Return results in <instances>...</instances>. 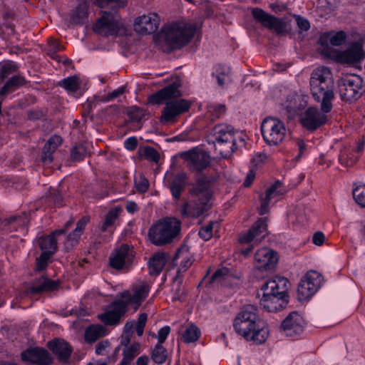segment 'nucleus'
I'll return each mask as SVG.
<instances>
[{
	"mask_svg": "<svg viewBox=\"0 0 365 365\" xmlns=\"http://www.w3.org/2000/svg\"><path fill=\"white\" fill-rule=\"evenodd\" d=\"M16 221L18 222L20 225L26 226L29 222V219L28 217L27 213L24 212V213H22L21 215H15V216L11 217L9 219V222L10 223H11L13 222H16Z\"/></svg>",
	"mask_w": 365,
	"mask_h": 365,
	"instance_id": "nucleus-62",
	"label": "nucleus"
},
{
	"mask_svg": "<svg viewBox=\"0 0 365 365\" xmlns=\"http://www.w3.org/2000/svg\"><path fill=\"white\" fill-rule=\"evenodd\" d=\"M166 349L162 344H157L151 353V358L156 364H163L167 359Z\"/></svg>",
	"mask_w": 365,
	"mask_h": 365,
	"instance_id": "nucleus-39",
	"label": "nucleus"
},
{
	"mask_svg": "<svg viewBox=\"0 0 365 365\" xmlns=\"http://www.w3.org/2000/svg\"><path fill=\"white\" fill-rule=\"evenodd\" d=\"M147 319H148V315L145 313H143L139 315V317L138 319V322H137L136 326H135V330H136L137 334L139 336H141L143 334L144 327L146 324Z\"/></svg>",
	"mask_w": 365,
	"mask_h": 365,
	"instance_id": "nucleus-57",
	"label": "nucleus"
},
{
	"mask_svg": "<svg viewBox=\"0 0 365 365\" xmlns=\"http://www.w3.org/2000/svg\"><path fill=\"white\" fill-rule=\"evenodd\" d=\"M200 336L199 329L194 325L187 327L182 334V339L185 343H191L197 341Z\"/></svg>",
	"mask_w": 365,
	"mask_h": 365,
	"instance_id": "nucleus-42",
	"label": "nucleus"
},
{
	"mask_svg": "<svg viewBox=\"0 0 365 365\" xmlns=\"http://www.w3.org/2000/svg\"><path fill=\"white\" fill-rule=\"evenodd\" d=\"M128 307L125 301L120 297L108 306L107 311L100 316V319L106 325H116L126 314Z\"/></svg>",
	"mask_w": 365,
	"mask_h": 365,
	"instance_id": "nucleus-15",
	"label": "nucleus"
},
{
	"mask_svg": "<svg viewBox=\"0 0 365 365\" xmlns=\"http://www.w3.org/2000/svg\"><path fill=\"white\" fill-rule=\"evenodd\" d=\"M160 16L155 13H150L138 17L134 23V30L142 35L155 33L160 25Z\"/></svg>",
	"mask_w": 365,
	"mask_h": 365,
	"instance_id": "nucleus-19",
	"label": "nucleus"
},
{
	"mask_svg": "<svg viewBox=\"0 0 365 365\" xmlns=\"http://www.w3.org/2000/svg\"><path fill=\"white\" fill-rule=\"evenodd\" d=\"M233 326L239 335L247 341H253L257 344L264 343L269 335L268 328L259 318L256 309L252 305L247 306L237 314Z\"/></svg>",
	"mask_w": 365,
	"mask_h": 365,
	"instance_id": "nucleus-1",
	"label": "nucleus"
},
{
	"mask_svg": "<svg viewBox=\"0 0 365 365\" xmlns=\"http://www.w3.org/2000/svg\"><path fill=\"white\" fill-rule=\"evenodd\" d=\"M192 260L190 258H189L188 257L184 258L177 270V274L175 277V280H177L180 277V274L182 272H185L192 265Z\"/></svg>",
	"mask_w": 365,
	"mask_h": 365,
	"instance_id": "nucleus-60",
	"label": "nucleus"
},
{
	"mask_svg": "<svg viewBox=\"0 0 365 365\" xmlns=\"http://www.w3.org/2000/svg\"><path fill=\"white\" fill-rule=\"evenodd\" d=\"M284 192L285 189L283 187L282 182L277 181L266 190L265 196L270 200H274Z\"/></svg>",
	"mask_w": 365,
	"mask_h": 365,
	"instance_id": "nucleus-40",
	"label": "nucleus"
},
{
	"mask_svg": "<svg viewBox=\"0 0 365 365\" xmlns=\"http://www.w3.org/2000/svg\"><path fill=\"white\" fill-rule=\"evenodd\" d=\"M346 38V34L343 31L322 33L318 40V43L323 47L322 53L328 56L330 51L329 46H339L345 42Z\"/></svg>",
	"mask_w": 365,
	"mask_h": 365,
	"instance_id": "nucleus-22",
	"label": "nucleus"
},
{
	"mask_svg": "<svg viewBox=\"0 0 365 365\" xmlns=\"http://www.w3.org/2000/svg\"><path fill=\"white\" fill-rule=\"evenodd\" d=\"M45 116V112L39 108H34L28 111V118L32 120H37Z\"/></svg>",
	"mask_w": 365,
	"mask_h": 365,
	"instance_id": "nucleus-63",
	"label": "nucleus"
},
{
	"mask_svg": "<svg viewBox=\"0 0 365 365\" xmlns=\"http://www.w3.org/2000/svg\"><path fill=\"white\" fill-rule=\"evenodd\" d=\"M260 200H261V205L259 208L258 212L260 215H264L269 212V203L272 200H270L269 198H267V196H264V197H261Z\"/></svg>",
	"mask_w": 365,
	"mask_h": 365,
	"instance_id": "nucleus-61",
	"label": "nucleus"
},
{
	"mask_svg": "<svg viewBox=\"0 0 365 365\" xmlns=\"http://www.w3.org/2000/svg\"><path fill=\"white\" fill-rule=\"evenodd\" d=\"M252 14L263 26L273 29L278 34H284L289 31V24L286 21L269 14L262 9H254Z\"/></svg>",
	"mask_w": 365,
	"mask_h": 365,
	"instance_id": "nucleus-13",
	"label": "nucleus"
},
{
	"mask_svg": "<svg viewBox=\"0 0 365 365\" xmlns=\"http://www.w3.org/2000/svg\"><path fill=\"white\" fill-rule=\"evenodd\" d=\"M18 66L13 61H7L4 63L0 68V79L4 80L7 76L18 71Z\"/></svg>",
	"mask_w": 365,
	"mask_h": 365,
	"instance_id": "nucleus-44",
	"label": "nucleus"
},
{
	"mask_svg": "<svg viewBox=\"0 0 365 365\" xmlns=\"http://www.w3.org/2000/svg\"><path fill=\"white\" fill-rule=\"evenodd\" d=\"M51 255H50L48 252H42L39 257L36 259V269L39 271L44 269Z\"/></svg>",
	"mask_w": 365,
	"mask_h": 365,
	"instance_id": "nucleus-56",
	"label": "nucleus"
},
{
	"mask_svg": "<svg viewBox=\"0 0 365 365\" xmlns=\"http://www.w3.org/2000/svg\"><path fill=\"white\" fill-rule=\"evenodd\" d=\"M297 25L302 31H307L310 29L309 21L300 16L296 17Z\"/></svg>",
	"mask_w": 365,
	"mask_h": 365,
	"instance_id": "nucleus-64",
	"label": "nucleus"
},
{
	"mask_svg": "<svg viewBox=\"0 0 365 365\" xmlns=\"http://www.w3.org/2000/svg\"><path fill=\"white\" fill-rule=\"evenodd\" d=\"M122 26L118 9L104 11L93 26V31L103 36H113L118 34Z\"/></svg>",
	"mask_w": 365,
	"mask_h": 365,
	"instance_id": "nucleus-9",
	"label": "nucleus"
},
{
	"mask_svg": "<svg viewBox=\"0 0 365 365\" xmlns=\"http://www.w3.org/2000/svg\"><path fill=\"white\" fill-rule=\"evenodd\" d=\"M338 60L344 63H354L359 61L362 58V51L360 45L357 43H353L347 50L340 52Z\"/></svg>",
	"mask_w": 365,
	"mask_h": 365,
	"instance_id": "nucleus-30",
	"label": "nucleus"
},
{
	"mask_svg": "<svg viewBox=\"0 0 365 365\" xmlns=\"http://www.w3.org/2000/svg\"><path fill=\"white\" fill-rule=\"evenodd\" d=\"M65 234V230L58 229L54 230L51 235L41 237L38 239V245L43 252H48L53 255L57 250L56 237Z\"/></svg>",
	"mask_w": 365,
	"mask_h": 365,
	"instance_id": "nucleus-29",
	"label": "nucleus"
},
{
	"mask_svg": "<svg viewBox=\"0 0 365 365\" xmlns=\"http://www.w3.org/2000/svg\"><path fill=\"white\" fill-rule=\"evenodd\" d=\"M359 158V155L354 153L353 150L346 148L342 149L339 155V163L346 167L354 165Z\"/></svg>",
	"mask_w": 365,
	"mask_h": 365,
	"instance_id": "nucleus-36",
	"label": "nucleus"
},
{
	"mask_svg": "<svg viewBox=\"0 0 365 365\" xmlns=\"http://www.w3.org/2000/svg\"><path fill=\"white\" fill-rule=\"evenodd\" d=\"M128 115L131 120L140 122L145 115V111L137 106H133L128 110Z\"/></svg>",
	"mask_w": 365,
	"mask_h": 365,
	"instance_id": "nucleus-49",
	"label": "nucleus"
},
{
	"mask_svg": "<svg viewBox=\"0 0 365 365\" xmlns=\"http://www.w3.org/2000/svg\"><path fill=\"white\" fill-rule=\"evenodd\" d=\"M210 137L215 150L223 158H230L237 148L235 131L230 125H216L211 130Z\"/></svg>",
	"mask_w": 365,
	"mask_h": 365,
	"instance_id": "nucleus-6",
	"label": "nucleus"
},
{
	"mask_svg": "<svg viewBox=\"0 0 365 365\" xmlns=\"http://www.w3.org/2000/svg\"><path fill=\"white\" fill-rule=\"evenodd\" d=\"M47 346L60 362H68L73 349L68 342L62 339H56L48 341Z\"/></svg>",
	"mask_w": 365,
	"mask_h": 365,
	"instance_id": "nucleus-26",
	"label": "nucleus"
},
{
	"mask_svg": "<svg viewBox=\"0 0 365 365\" xmlns=\"http://www.w3.org/2000/svg\"><path fill=\"white\" fill-rule=\"evenodd\" d=\"M180 157L187 161V167L192 172H202L210 164V155L198 148L182 153Z\"/></svg>",
	"mask_w": 365,
	"mask_h": 365,
	"instance_id": "nucleus-11",
	"label": "nucleus"
},
{
	"mask_svg": "<svg viewBox=\"0 0 365 365\" xmlns=\"http://www.w3.org/2000/svg\"><path fill=\"white\" fill-rule=\"evenodd\" d=\"M3 19V25L8 29L10 30V32L8 34H13L14 33V24L13 21L14 19V14L11 11H5L2 15Z\"/></svg>",
	"mask_w": 365,
	"mask_h": 365,
	"instance_id": "nucleus-47",
	"label": "nucleus"
},
{
	"mask_svg": "<svg viewBox=\"0 0 365 365\" xmlns=\"http://www.w3.org/2000/svg\"><path fill=\"white\" fill-rule=\"evenodd\" d=\"M309 83L314 98L320 103V109L331 112L334 99V83L330 70L327 67L314 69L311 74Z\"/></svg>",
	"mask_w": 365,
	"mask_h": 365,
	"instance_id": "nucleus-3",
	"label": "nucleus"
},
{
	"mask_svg": "<svg viewBox=\"0 0 365 365\" xmlns=\"http://www.w3.org/2000/svg\"><path fill=\"white\" fill-rule=\"evenodd\" d=\"M353 197L357 204L365 207V185H360L354 189Z\"/></svg>",
	"mask_w": 365,
	"mask_h": 365,
	"instance_id": "nucleus-45",
	"label": "nucleus"
},
{
	"mask_svg": "<svg viewBox=\"0 0 365 365\" xmlns=\"http://www.w3.org/2000/svg\"><path fill=\"white\" fill-rule=\"evenodd\" d=\"M218 76L220 77H222L225 79L230 81V71L229 68L225 67L222 65H217L214 68V71L212 72V76Z\"/></svg>",
	"mask_w": 365,
	"mask_h": 365,
	"instance_id": "nucleus-53",
	"label": "nucleus"
},
{
	"mask_svg": "<svg viewBox=\"0 0 365 365\" xmlns=\"http://www.w3.org/2000/svg\"><path fill=\"white\" fill-rule=\"evenodd\" d=\"M24 361L36 365H51L53 359L49 352L43 348L30 347L21 354Z\"/></svg>",
	"mask_w": 365,
	"mask_h": 365,
	"instance_id": "nucleus-20",
	"label": "nucleus"
},
{
	"mask_svg": "<svg viewBox=\"0 0 365 365\" xmlns=\"http://www.w3.org/2000/svg\"><path fill=\"white\" fill-rule=\"evenodd\" d=\"M362 79L357 75L347 76L338 81L339 91L341 98L345 101H354L361 96L360 90Z\"/></svg>",
	"mask_w": 365,
	"mask_h": 365,
	"instance_id": "nucleus-10",
	"label": "nucleus"
},
{
	"mask_svg": "<svg viewBox=\"0 0 365 365\" xmlns=\"http://www.w3.org/2000/svg\"><path fill=\"white\" fill-rule=\"evenodd\" d=\"M87 18L88 6L86 3H81L78 4L71 15L72 22L76 24L83 25L86 23Z\"/></svg>",
	"mask_w": 365,
	"mask_h": 365,
	"instance_id": "nucleus-37",
	"label": "nucleus"
},
{
	"mask_svg": "<svg viewBox=\"0 0 365 365\" xmlns=\"http://www.w3.org/2000/svg\"><path fill=\"white\" fill-rule=\"evenodd\" d=\"M190 103L185 99L168 101L162 110L161 123L170 122L178 115L189 110Z\"/></svg>",
	"mask_w": 365,
	"mask_h": 365,
	"instance_id": "nucleus-16",
	"label": "nucleus"
},
{
	"mask_svg": "<svg viewBox=\"0 0 365 365\" xmlns=\"http://www.w3.org/2000/svg\"><path fill=\"white\" fill-rule=\"evenodd\" d=\"M62 138L59 135L51 136L43 148L41 160L44 164H50L53 160V153L61 144Z\"/></svg>",
	"mask_w": 365,
	"mask_h": 365,
	"instance_id": "nucleus-31",
	"label": "nucleus"
},
{
	"mask_svg": "<svg viewBox=\"0 0 365 365\" xmlns=\"http://www.w3.org/2000/svg\"><path fill=\"white\" fill-rule=\"evenodd\" d=\"M322 276L317 272L311 270L308 272L300 281L297 292L300 300L310 298L320 288Z\"/></svg>",
	"mask_w": 365,
	"mask_h": 365,
	"instance_id": "nucleus-14",
	"label": "nucleus"
},
{
	"mask_svg": "<svg viewBox=\"0 0 365 365\" xmlns=\"http://www.w3.org/2000/svg\"><path fill=\"white\" fill-rule=\"evenodd\" d=\"M261 131L266 143L271 146L277 145L284 138L286 128L284 123L276 118H266L262 123Z\"/></svg>",
	"mask_w": 365,
	"mask_h": 365,
	"instance_id": "nucleus-8",
	"label": "nucleus"
},
{
	"mask_svg": "<svg viewBox=\"0 0 365 365\" xmlns=\"http://www.w3.org/2000/svg\"><path fill=\"white\" fill-rule=\"evenodd\" d=\"M100 328H88L86 331V339L89 342L96 341L101 336Z\"/></svg>",
	"mask_w": 365,
	"mask_h": 365,
	"instance_id": "nucleus-58",
	"label": "nucleus"
},
{
	"mask_svg": "<svg viewBox=\"0 0 365 365\" xmlns=\"http://www.w3.org/2000/svg\"><path fill=\"white\" fill-rule=\"evenodd\" d=\"M255 267L258 269H272L278 261L277 254L272 250L262 248L255 254Z\"/></svg>",
	"mask_w": 365,
	"mask_h": 365,
	"instance_id": "nucleus-25",
	"label": "nucleus"
},
{
	"mask_svg": "<svg viewBox=\"0 0 365 365\" xmlns=\"http://www.w3.org/2000/svg\"><path fill=\"white\" fill-rule=\"evenodd\" d=\"M167 262L165 253H156L149 260L148 265L150 274L151 275H158L164 268Z\"/></svg>",
	"mask_w": 365,
	"mask_h": 365,
	"instance_id": "nucleus-34",
	"label": "nucleus"
},
{
	"mask_svg": "<svg viewBox=\"0 0 365 365\" xmlns=\"http://www.w3.org/2000/svg\"><path fill=\"white\" fill-rule=\"evenodd\" d=\"M96 4L101 8H105L108 6L113 9H118L119 8L123 7L125 4L121 0H95Z\"/></svg>",
	"mask_w": 365,
	"mask_h": 365,
	"instance_id": "nucleus-46",
	"label": "nucleus"
},
{
	"mask_svg": "<svg viewBox=\"0 0 365 365\" xmlns=\"http://www.w3.org/2000/svg\"><path fill=\"white\" fill-rule=\"evenodd\" d=\"M289 280L284 277H274L266 281L262 286L261 299L263 308L269 312H276L284 309L288 304L287 290Z\"/></svg>",
	"mask_w": 365,
	"mask_h": 365,
	"instance_id": "nucleus-4",
	"label": "nucleus"
},
{
	"mask_svg": "<svg viewBox=\"0 0 365 365\" xmlns=\"http://www.w3.org/2000/svg\"><path fill=\"white\" fill-rule=\"evenodd\" d=\"M187 175L185 173H178L170 184V190L175 200L180 198L182 192L186 187Z\"/></svg>",
	"mask_w": 365,
	"mask_h": 365,
	"instance_id": "nucleus-32",
	"label": "nucleus"
},
{
	"mask_svg": "<svg viewBox=\"0 0 365 365\" xmlns=\"http://www.w3.org/2000/svg\"><path fill=\"white\" fill-rule=\"evenodd\" d=\"M267 217L258 219L245 233L240 235L241 243H249L252 241L258 243L267 235Z\"/></svg>",
	"mask_w": 365,
	"mask_h": 365,
	"instance_id": "nucleus-18",
	"label": "nucleus"
},
{
	"mask_svg": "<svg viewBox=\"0 0 365 365\" xmlns=\"http://www.w3.org/2000/svg\"><path fill=\"white\" fill-rule=\"evenodd\" d=\"M61 48V46L57 41H56L54 39H51L48 42V46L47 48V54L53 59L58 61V56L56 54V52L58 51H60Z\"/></svg>",
	"mask_w": 365,
	"mask_h": 365,
	"instance_id": "nucleus-48",
	"label": "nucleus"
},
{
	"mask_svg": "<svg viewBox=\"0 0 365 365\" xmlns=\"http://www.w3.org/2000/svg\"><path fill=\"white\" fill-rule=\"evenodd\" d=\"M88 154L86 146L83 143L76 144L71 150V158L73 161H80Z\"/></svg>",
	"mask_w": 365,
	"mask_h": 365,
	"instance_id": "nucleus-41",
	"label": "nucleus"
},
{
	"mask_svg": "<svg viewBox=\"0 0 365 365\" xmlns=\"http://www.w3.org/2000/svg\"><path fill=\"white\" fill-rule=\"evenodd\" d=\"M328 113L314 107L308 108L302 115V123L307 130H315L327 123Z\"/></svg>",
	"mask_w": 365,
	"mask_h": 365,
	"instance_id": "nucleus-17",
	"label": "nucleus"
},
{
	"mask_svg": "<svg viewBox=\"0 0 365 365\" xmlns=\"http://www.w3.org/2000/svg\"><path fill=\"white\" fill-rule=\"evenodd\" d=\"M26 78L21 75H15L9 78L4 86L0 89V97H4L11 93L19 87L27 83Z\"/></svg>",
	"mask_w": 365,
	"mask_h": 365,
	"instance_id": "nucleus-33",
	"label": "nucleus"
},
{
	"mask_svg": "<svg viewBox=\"0 0 365 365\" xmlns=\"http://www.w3.org/2000/svg\"><path fill=\"white\" fill-rule=\"evenodd\" d=\"M196 30L197 26L194 24L173 23L163 29L162 38L172 49H177L185 46Z\"/></svg>",
	"mask_w": 365,
	"mask_h": 365,
	"instance_id": "nucleus-7",
	"label": "nucleus"
},
{
	"mask_svg": "<svg viewBox=\"0 0 365 365\" xmlns=\"http://www.w3.org/2000/svg\"><path fill=\"white\" fill-rule=\"evenodd\" d=\"M59 287L58 280H52L45 277L36 279L31 285L26 287L24 293L26 295L41 294L43 292L56 290Z\"/></svg>",
	"mask_w": 365,
	"mask_h": 365,
	"instance_id": "nucleus-24",
	"label": "nucleus"
},
{
	"mask_svg": "<svg viewBox=\"0 0 365 365\" xmlns=\"http://www.w3.org/2000/svg\"><path fill=\"white\" fill-rule=\"evenodd\" d=\"M59 86L69 93H76L80 88L79 79L76 76L68 77L59 83Z\"/></svg>",
	"mask_w": 365,
	"mask_h": 365,
	"instance_id": "nucleus-38",
	"label": "nucleus"
},
{
	"mask_svg": "<svg viewBox=\"0 0 365 365\" xmlns=\"http://www.w3.org/2000/svg\"><path fill=\"white\" fill-rule=\"evenodd\" d=\"M181 230V221L175 217H165L153 225L148 230L152 244L163 246L170 243Z\"/></svg>",
	"mask_w": 365,
	"mask_h": 365,
	"instance_id": "nucleus-5",
	"label": "nucleus"
},
{
	"mask_svg": "<svg viewBox=\"0 0 365 365\" xmlns=\"http://www.w3.org/2000/svg\"><path fill=\"white\" fill-rule=\"evenodd\" d=\"M144 157L150 160L155 163H158L160 159L159 153L152 147H145L143 151Z\"/></svg>",
	"mask_w": 365,
	"mask_h": 365,
	"instance_id": "nucleus-50",
	"label": "nucleus"
},
{
	"mask_svg": "<svg viewBox=\"0 0 365 365\" xmlns=\"http://www.w3.org/2000/svg\"><path fill=\"white\" fill-rule=\"evenodd\" d=\"M180 96L181 93L178 89V85L173 83L151 95L148 101L152 104H160L163 101H171L172 98H176Z\"/></svg>",
	"mask_w": 365,
	"mask_h": 365,
	"instance_id": "nucleus-27",
	"label": "nucleus"
},
{
	"mask_svg": "<svg viewBox=\"0 0 365 365\" xmlns=\"http://www.w3.org/2000/svg\"><path fill=\"white\" fill-rule=\"evenodd\" d=\"M131 336L132 332H130V331L125 330L123 333L120 337V345L115 348L114 351L115 355H116L118 353L121 346H123V348L125 346H130V345L132 344H130Z\"/></svg>",
	"mask_w": 365,
	"mask_h": 365,
	"instance_id": "nucleus-51",
	"label": "nucleus"
},
{
	"mask_svg": "<svg viewBox=\"0 0 365 365\" xmlns=\"http://www.w3.org/2000/svg\"><path fill=\"white\" fill-rule=\"evenodd\" d=\"M140 344L135 342L130 346L123 348V359L119 365H130L135 357L140 354Z\"/></svg>",
	"mask_w": 365,
	"mask_h": 365,
	"instance_id": "nucleus-35",
	"label": "nucleus"
},
{
	"mask_svg": "<svg viewBox=\"0 0 365 365\" xmlns=\"http://www.w3.org/2000/svg\"><path fill=\"white\" fill-rule=\"evenodd\" d=\"M134 255L127 245H122L118 250L110 257L109 264L115 269H121L129 266Z\"/></svg>",
	"mask_w": 365,
	"mask_h": 365,
	"instance_id": "nucleus-23",
	"label": "nucleus"
},
{
	"mask_svg": "<svg viewBox=\"0 0 365 365\" xmlns=\"http://www.w3.org/2000/svg\"><path fill=\"white\" fill-rule=\"evenodd\" d=\"M192 199L184 202L180 207L182 217H198L210 210L212 195L210 182L205 176L199 177L190 189Z\"/></svg>",
	"mask_w": 365,
	"mask_h": 365,
	"instance_id": "nucleus-2",
	"label": "nucleus"
},
{
	"mask_svg": "<svg viewBox=\"0 0 365 365\" xmlns=\"http://www.w3.org/2000/svg\"><path fill=\"white\" fill-rule=\"evenodd\" d=\"M89 220L90 218L88 216L82 217L78 221L75 230L67 235L64 242V249L66 252H69L78 244L80 237Z\"/></svg>",
	"mask_w": 365,
	"mask_h": 365,
	"instance_id": "nucleus-28",
	"label": "nucleus"
},
{
	"mask_svg": "<svg viewBox=\"0 0 365 365\" xmlns=\"http://www.w3.org/2000/svg\"><path fill=\"white\" fill-rule=\"evenodd\" d=\"M208 110L214 118H219L225 113V106L222 104L210 105L208 106Z\"/></svg>",
	"mask_w": 365,
	"mask_h": 365,
	"instance_id": "nucleus-55",
	"label": "nucleus"
},
{
	"mask_svg": "<svg viewBox=\"0 0 365 365\" xmlns=\"http://www.w3.org/2000/svg\"><path fill=\"white\" fill-rule=\"evenodd\" d=\"M121 209L120 207H115L110 210L106 216L105 221L102 225L101 230L103 232L106 231L109 227L112 226L115 221L118 217L119 213Z\"/></svg>",
	"mask_w": 365,
	"mask_h": 365,
	"instance_id": "nucleus-43",
	"label": "nucleus"
},
{
	"mask_svg": "<svg viewBox=\"0 0 365 365\" xmlns=\"http://www.w3.org/2000/svg\"><path fill=\"white\" fill-rule=\"evenodd\" d=\"M214 222H210L207 225L202 227L199 231V236L204 240H208L212 237Z\"/></svg>",
	"mask_w": 365,
	"mask_h": 365,
	"instance_id": "nucleus-54",
	"label": "nucleus"
},
{
	"mask_svg": "<svg viewBox=\"0 0 365 365\" xmlns=\"http://www.w3.org/2000/svg\"><path fill=\"white\" fill-rule=\"evenodd\" d=\"M150 292V286L145 282H140L132 287L130 290L124 291L119 294V297L137 311L143 302L147 298Z\"/></svg>",
	"mask_w": 365,
	"mask_h": 365,
	"instance_id": "nucleus-12",
	"label": "nucleus"
},
{
	"mask_svg": "<svg viewBox=\"0 0 365 365\" xmlns=\"http://www.w3.org/2000/svg\"><path fill=\"white\" fill-rule=\"evenodd\" d=\"M304 325L302 316L297 312H292L282 322L280 329L285 335L293 336L302 332Z\"/></svg>",
	"mask_w": 365,
	"mask_h": 365,
	"instance_id": "nucleus-21",
	"label": "nucleus"
},
{
	"mask_svg": "<svg viewBox=\"0 0 365 365\" xmlns=\"http://www.w3.org/2000/svg\"><path fill=\"white\" fill-rule=\"evenodd\" d=\"M135 187L139 192L144 193L149 188V181L145 176L140 175L135 181Z\"/></svg>",
	"mask_w": 365,
	"mask_h": 365,
	"instance_id": "nucleus-52",
	"label": "nucleus"
},
{
	"mask_svg": "<svg viewBox=\"0 0 365 365\" xmlns=\"http://www.w3.org/2000/svg\"><path fill=\"white\" fill-rule=\"evenodd\" d=\"M47 198L49 201H51L56 205L61 206L63 205L62 195L58 191L56 190H51Z\"/></svg>",
	"mask_w": 365,
	"mask_h": 365,
	"instance_id": "nucleus-59",
	"label": "nucleus"
}]
</instances>
